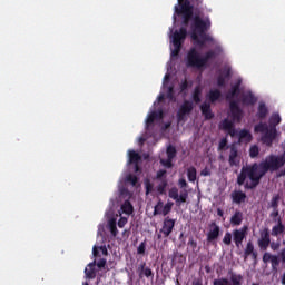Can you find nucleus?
<instances>
[{
	"instance_id": "obj_1",
	"label": "nucleus",
	"mask_w": 285,
	"mask_h": 285,
	"mask_svg": "<svg viewBox=\"0 0 285 285\" xmlns=\"http://www.w3.org/2000/svg\"><path fill=\"white\" fill-rule=\"evenodd\" d=\"M177 4L174 7V21H177V17L180 19L183 26L194 24L196 32H198L200 39L205 42L213 43L215 39L210 35L206 33L210 30V18L204 19V12H213V10L206 8L204 0H177Z\"/></svg>"
},
{
	"instance_id": "obj_2",
	"label": "nucleus",
	"mask_w": 285,
	"mask_h": 285,
	"mask_svg": "<svg viewBox=\"0 0 285 285\" xmlns=\"http://www.w3.org/2000/svg\"><path fill=\"white\" fill-rule=\"evenodd\" d=\"M282 124L279 114H272L267 122L261 121L254 126V132L261 134V141L265 146H273L274 139H277V126Z\"/></svg>"
},
{
	"instance_id": "obj_3",
	"label": "nucleus",
	"mask_w": 285,
	"mask_h": 285,
	"mask_svg": "<svg viewBox=\"0 0 285 285\" xmlns=\"http://www.w3.org/2000/svg\"><path fill=\"white\" fill-rule=\"evenodd\" d=\"M141 161V155L135 151V149L128 150V161L127 165L129 167V174L126 176V179H139V175H141V167L139 163Z\"/></svg>"
},
{
	"instance_id": "obj_4",
	"label": "nucleus",
	"mask_w": 285,
	"mask_h": 285,
	"mask_svg": "<svg viewBox=\"0 0 285 285\" xmlns=\"http://www.w3.org/2000/svg\"><path fill=\"white\" fill-rule=\"evenodd\" d=\"M189 26H183L180 27L179 31L176 30L173 36V46L174 50L171 51V57H178L179 52H181V46L184 45V41H186V37H188V28Z\"/></svg>"
},
{
	"instance_id": "obj_5",
	"label": "nucleus",
	"mask_w": 285,
	"mask_h": 285,
	"mask_svg": "<svg viewBox=\"0 0 285 285\" xmlns=\"http://www.w3.org/2000/svg\"><path fill=\"white\" fill-rule=\"evenodd\" d=\"M285 164V154L281 156H269L266 161L261 163L262 175H266L268 170H279Z\"/></svg>"
},
{
	"instance_id": "obj_6",
	"label": "nucleus",
	"mask_w": 285,
	"mask_h": 285,
	"mask_svg": "<svg viewBox=\"0 0 285 285\" xmlns=\"http://www.w3.org/2000/svg\"><path fill=\"white\" fill-rule=\"evenodd\" d=\"M265 174H262V163L258 165L255 163L252 166H246L242 168L240 175L237 179H262Z\"/></svg>"
},
{
	"instance_id": "obj_7",
	"label": "nucleus",
	"mask_w": 285,
	"mask_h": 285,
	"mask_svg": "<svg viewBox=\"0 0 285 285\" xmlns=\"http://www.w3.org/2000/svg\"><path fill=\"white\" fill-rule=\"evenodd\" d=\"M186 67L196 68L197 70L206 68L204 65V58L199 55V51H197L196 48H190L187 52Z\"/></svg>"
},
{
	"instance_id": "obj_8",
	"label": "nucleus",
	"mask_w": 285,
	"mask_h": 285,
	"mask_svg": "<svg viewBox=\"0 0 285 285\" xmlns=\"http://www.w3.org/2000/svg\"><path fill=\"white\" fill-rule=\"evenodd\" d=\"M167 158H160V164L164 166V168L170 169L175 165L173 164V160L177 157V148L173 145H168L166 149Z\"/></svg>"
},
{
	"instance_id": "obj_9",
	"label": "nucleus",
	"mask_w": 285,
	"mask_h": 285,
	"mask_svg": "<svg viewBox=\"0 0 285 285\" xmlns=\"http://www.w3.org/2000/svg\"><path fill=\"white\" fill-rule=\"evenodd\" d=\"M195 108V105L190 100H184V102L180 105L178 111H177V121L178 124H181V121H185L186 115H190Z\"/></svg>"
},
{
	"instance_id": "obj_10",
	"label": "nucleus",
	"mask_w": 285,
	"mask_h": 285,
	"mask_svg": "<svg viewBox=\"0 0 285 285\" xmlns=\"http://www.w3.org/2000/svg\"><path fill=\"white\" fill-rule=\"evenodd\" d=\"M168 197L170 199H174L176 202V206H181V204H186V200L188 199V191H180L177 187H173L168 191Z\"/></svg>"
},
{
	"instance_id": "obj_11",
	"label": "nucleus",
	"mask_w": 285,
	"mask_h": 285,
	"mask_svg": "<svg viewBox=\"0 0 285 285\" xmlns=\"http://www.w3.org/2000/svg\"><path fill=\"white\" fill-rule=\"evenodd\" d=\"M173 230H175V219L170 218V216L165 217L163 222V226L159 230V233L163 235V237L166 239L170 237L173 234Z\"/></svg>"
},
{
	"instance_id": "obj_12",
	"label": "nucleus",
	"mask_w": 285,
	"mask_h": 285,
	"mask_svg": "<svg viewBox=\"0 0 285 285\" xmlns=\"http://www.w3.org/2000/svg\"><path fill=\"white\" fill-rule=\"evenodd\" d=\"M229 109L232 112L233 121H237V124L242 122V119L244 118V110L239 107V101L232 100L229 102Z\"/></svg>"
},
{
	"instance_id": "obj_13",
	"label": "nucleus",
	"mask_w": 285,
	"mask_h": 285,
	"mask_svg": "<svg viewBox=\"0 0 285 285\" xmlns=\"http://www.w3.org/2000/svg\"><path fill=\"white\" fill-rule=\"evenodd\" d=\"M248 230L247 226H244L239 229H234L232 232L233 235V242L236 246V248H240L242 244H244V239H246V233Z\"/></svg>"
},
{
	"instance_id": "obj_14",
	"label": "nucleus",
	"mask_w": 285,
	"mask_h": 285,
	"mask_svg": "<svg viewBox=\"0 0 285 285\" xmlns=\"http://www.w3.org/2000/svg\"><path fill=\"white\" fill-rule=\"evenodd\" d=\"M137 181V179L120 180V184H122V186L119 187L120 197H125V199H130L132 197V193H130V190H128V187L126 186H136Z\"/></svg>"
},
{
	"instance_id": "obj_15",
	"label": "nucleus",
	"mask_w": 285,
	"mask_h": 285,
	"mask_svg": "<svg viewBox=\"0 0 285 285\" xmlns=\"http://www.w3.org/2000/svg\"><path fill=\"white\" fill-rule=\"evenodd\" d=\"M209 232L207 233V243L213 244L219 239V235L222 233V229L219 228V225L217 223L213 222L209 225Z\"/></svg>"
},
{
	"instance_id": "obj_16",
	"label": "nucleus",
	"mask_w": 285,
	"mask_h": 285,
	"mask_svg": "<svg viewBox=\"0 0 285 285\" xmlns=\"http://www.w3.org/2000/svg\"><path fill=\"white\" fill-rule=\"evenodd\" d=\"M242 95V79H238L234 85H232L230 90L226 94L227 101H233V99Z\"/></svg>"
},
{
	"instance_id": "obj_17",
	"label": "nucleus",
	"mask_w": 285,
	"mask_h": 285,
	"mask_svg": "<svg viewBox=\"0 0 285 285\" xmlns=\"http://www.w3.org/2000/svg\"><path fill=\"white\" fill-rule=\"evenodd\" d=\"M223 49L220 46H216L214 50H208L204 56H203V62L206 66H208V62L210 61V59H217V57H219V55H222Z\"/></svg>"
},
{
	"instance_id": "obj_18",
	"label": "nucleus",
	"mask_w": 285,
	"mask_h": 285,
	"mask_svg": "<svg viewBox=\"0 0 285 285\" xmlns=\"http://www.w3.org/2000/svg\"><path fill=\"white\" fill-rule=\"evenodd\" d=\"M257 256L258 254L257 250H255V245L253 244V242L249 240L244 249V262H246V259H248L249 257H252L254 262H257Z\"/></svg>"
},
{
	"instance_id": "obj_19",
	"label": "nucleus",
	"mask_w": 285,
	"mask_h": 285,
	"mask_svg": "<svg viewBox=\"0 0 285 285\" xmlns=\"http://www.w3.org/2000/svg\"><path fill=\"white\" fill-rule=\"evenodd\" d=\"M271 246V233L268 229H265L263 233H261V238L258 239V247L261 250H268V247Z\"/></svg>"
},
{
	"instance_id": "obj_20",
	"label": "nucleus",
	"mask_w": 285,
	"mask_h": 285,
	"mask_svg": "<svg viewBox=\"0 0 285 285\" xmlns=\"http://www.w3.org/2000/svg\"><path fill=\"white\" fill-rule=\"evenodd\" d=\"M189 35H190L191 41H195L197 46H199L200 48H204V45L206 43V41L202 39V37L199 36V32L195 29V24H193V22L189 23Z\"/></svg>"
},
{
	"instance_id": "obj_21",
	"label": "nucleus",
	"mask_w": 285,
	"mask_h": 285,
	"mask_svg": "<svg viewBox=\"0 0 285 285\" xmlns=\"http://www.w3.org/2000/svg\"><path fill=\"white\" fill-rule=\"evenodd\" d=\"M164 119V110L159 109L157 111H153L150 115H148L146 119V126L147 128L153 126L155 121Z\"/></svg>"
},
{
	"instance_id": "obj_22",
	"label": "nucleus",
	"mask_w": 285,
	"mask_h": 285,
	"mask_svg": "<svg viewBox=\"0 0 285 285\" xmlns=\"http://www.w3.org/2000/svg\"><path fill=\"white\" fill-rule=\"evenodd\" d=\"M256 104H257V97H255L253 91H248L242 96L243 106H255Z\"/></svg>"
},
{
	"instance_id": "obj_23",
	"label": "nucleus",
	"mask_w": 285,
	"mask_h": 285,
	"mask_svg": "<svg viewBox=\"0 0 285 285\" xmlns=\"http://www.w3.org/2000/svg\"><path fill=\"white\" fill-rule=\"evenodd\" d=\"M229 166H239V153L237 151V147L233 145L229 150Z\"/></svg>"
},
{
	"instance_id": "obj_24",
	"label": "nucleus",
	"mask_w": 285,
	"mask_h": 285,
	"mask_svg": "<svg viewBox=\"0 0 285 285\" xmlns=\"http://www.w3.org/2000/svg\"><path fill=\"white\" fill-rule=\"evenodd\" d=\"M284 233H285L284 223L282 222V217H278L276 220V225H274L272 228V236L278 237V235H284Z\"/></svg>"
},
{
	"instance_id": "obj_25",
	"label": "nucleus",
	"mask_w": 285,
	"mask_h": 285,
	"mask_svg": "<svg viewBox=\"0 0 285 285\" xmlns=\"http://www.w3.org/2000/svg\"><path fill=\"white\" fill-rule=\"evenodd\" d=\"M230 198L233 200V204H244V202H246V193L242 191V190H234L230 194Z\"/></svg>"
},
{
	"instance_id": "obj_26",
	"label": "nucleus",
	"mask_w": 285,
	"mask_h": 285,
	"mask_svg": "<svg viewBox=\"0 0 285 285\" xmlns=\"http://www.w3.org/2000/svg\"><path fill=\"white\" fill-rule=\"evenodd\" d=\"M200 111L202 115L205 117V119L210 120L215 117V114H213V109H210V102H203L200 105Z\"/></svg>"
},
{
	"instance_id": "obj_27",
	"label": "nucleus",
	"mask_w": 285,
	"mask_h": 285,
	"mask_svg": "<svg viewBox=\"0 0 285 285\" xmlns=\"http://www.w3.org/2000/svg\"><path fill=\"white\" fill-rule=\"evenodd\" d=\"M257 119L261 121H264L266 117H268V107H266L265 102H259L257 112H256Z\"/></svg>"
},
{
	"instance_id": "obj_28",
	"label": "nucleus",
	"mask_w": 285,
	"mask_h": 285,
	"mask_svg": "<svg viewBox=\"0 0 285 285\" xmlns=\"http://www.w3.org/2000/svg\"><path fill=\"white\" fill-rule=\"evenodd\" d=\"M206 99L209 101V104H215L222 99V91L219 89H212L207 94Z\"/></svg>"
},
{
	"instance_id": "obj_29",
	"label": "nucleus",
	"mask_w": 285,
	"mask_h": 285,
	"mask_svg": "<svg viewBox=\"0 0 285 285\" xmlns=\"http://www.w3.org/2000/svg\"><path fill=\"white\" fill-rule=\"evenodd\" d=\"M95 266H97L96 261L89 263L88 266L85 268V275L87 279H95V277H97V272L95 271Z\"/></svg>"
},
{
	"instance_id": "obj_30",
	"label": "nucleus",
	"mask_w": 285,
	"mask_h": 285,
	"mask_svg": "<svg viewBox=\"0 0 285 285\" xmlns=\"http://www.w3.org/2000/svg\"><path fill=\"white\" fill-rule=\"evenodd\" d=\"M244 222V213L242 210H236L234 215L230 217L232 226H242Z\"/></svg>"
},
{
	"instance_id": "obj_31",
	"label": "nucleus",
	"mask_w": 285,
	"mask_h": 285,
	"mask_svg": "<svg viewBox=\"0 0 285 285\" xmlns=\"http://www.w3.org/2000/svg\"><path fill=\"white\" fill-rule=\"evenodd\" d=\"M226 79H230V69H225L223 73L217 77V86L224 88L226 86Z\"/></svg>"
},
{
	"instance_id": "obj_32",
	"label": "nucleus",
	"mask_w": 285,
	"mask_h": 285,
	"mask_svg": "<svg viewBox=\"0 0 285 285\" xmlns=\"http://www.w3.org/2000/svg\"><path fill=\"white\" fill-rule=\"evenodd\" d=\"M120 210L125 214V215H132V213L135 212V207H132V203H130V199H126L124 202V204L120 207Z\"/></svg>"
},
{
	"instance_id": "obj_33",
	"label": "nucleus",
	"mask_w": 285,
	"mask_h": 285,
	"mask_svg": "<svg viewBox=\"0 0 285 285\" xmlns=\"http://www.w3.org/2000/svg\"><path fill=\"white\" fill-rule=\"evenodd\" d=\"M238 138L240 141H246L247 144H250L253 141V134L246 129H242L238 134Z\"/></svg>"
},
{
	"instance_id": "obj_34",
	"label": "nucleus",
	"mask_w": 285,
	"mask_h": 285,
	"mask_svg": "<svg viewBox=\"0 0 285 285\" xmlns=\"http://www.w3.org/2000/svg\"><path fill=\"white\" fill-rule=\"evenodd\" d=\"M243 279H244V276H242V274L230 273L229 285H242Z\"/></svg>"
},
{
	"instance_id": "obj_35",
	"label": "nucleus",
	"mask_w": 285,
	"mask_h": 285,
	"mask_svg": "<svg viewBox=\"0 0 285 285\" xmlns=\"http://www.w3.org/2000/svg\"><path fill=\"white\" fill-rule=\"evenodd\" d=\"M193 101L195 104H202V87L196 86L194 92L191 94Z\"/></svg>"
},
{
	"instance_id": "obj_36",
	"label": "nucleus",
	"mask_w": 285,
	"mask_h": 285,
	"mask_svg": "<svg viewBox=\"0 0 285 285\" xmlns=\"http://www.w3.org/2000/svg\"><path fill=\"white\" fill-rule=\"evenodd\" d=\"M232 126H235V122H233V120H229L228 118H225L220 125H219V128L220 130H229L232 128Z\"/></svg>"
},
{
	"instance_id": "obj_37",
	"label": "nucleus",
	"mask_w": 285,
	"mask_h": 285,
	"mask_svg": "<svg viewBox=\"0 0 285 285\" xmlns=\"http://www.w3.org/2000/svg\"><path fill=\"white\" fill-rule=\"evenodd\" d=\"M144 277H147V279H155V273H153L150 267H147L142 273L139 274L140 279H144Z\"/></svg>"
},
{
	"instance_id": "obj_38",
	"label": "nucleus",
	"mask_w": 285,
	"mask_h": 285,
	"mask_svg": "<svg viewBox=\"0 0 285 285\" xmlns=\"http://www.w3.org/2000/svg\"><path fill=\"white\" fill-rule=\"evenodd\" d=\"M173 206H175V203L167 202L165 205H163V210L160 215H164V217H166V215H168L170 210H173Z\"/></svg>"
},
{
	"instance_id": "obj_39",
	"label": "nucleus",
	"mask_w": 285,
	"mask_h": 285,
	"mask_svg": "<svg viewBox=\"0 0 285 285\" xmlns=\"http://www.w3.org/2000/svg\"><path fill=\"white\" fill-rule=\"evenodd\" d=\"M188 179H197V168L189 166L186 169Z\"/></svg>"
},
{
	"instance_id": "obj_40",
	"label": "nucleus",
	"mask_w": 285,
	"mask_h": 285,
	"mask_svg": "<svg viewBox=\"0 0 285 285\" xmlns=\"http://www.w3.org/2000/svg\"><path fill=\"white\" fill-rule=\"evenodd\" d=\"M279 199H281L279 194L274 195L269 203V208H273V209L279 208Z\"/></svg>"
},
{
	"instance_id": "obj_41",
	"label": "nucleus",
	"mask_w": 285,
	"mask_h": 285,
	"mask_svg": "<svg viewBox=\"0 0 285 285\" xmlns=\"http://www.w3.org/2000/svg\"><path fill=\"white\" fill-rule=\"evenodd\" d=\"M168 187L167 180H161V183L157 186V193L159 195H166V188Z\"/></svg>"
},
{
	"instance_id": "obj_42",
	"label": "nucleus",
	"mask_w": 285,
	"mask_h": 285,
	"mask_svg": "<svg viewBox=\"0 0 285 285\" xmlns=\"http://www.w3.org/2000/svg\"><path fill=\"white\" fill-rule=\"evenodd\" d=\"M164 210V202L161 199L158 200V203L154 207V215H161V212Z\"/></svg>"
},
{
	"instance_id": "obj_43",
	"label": "nucleus",
	"mask_w": 285,
	"mask_h": 285,
	"mask_svg": "<svg viewBox=\"0 0 285 285\" xmlns=\"http://www.w3.org/2000/svg\"><path fill=\"white\" fill-rule=\"evenodd\" d=\"M223 244H225V246H230V244H233V232H227L224 235Z\"/></svg>"
},
{
	"instance_id": "obj_44",
	"label": "nucleus",
	"mask_w": 285,
	"mask_h": 285,
	"mask_svg": "<svg viewBox=\"0 0 285 285\" xmlns=\"http://www.w3.org/2000/svg\"><path fill=\"white\" fill-rule=\"evenodd\" d=\"M257 186H259V179H250V181L245 184V188L248 190H253V188H257Z\"/></svg>"
},
{
	"instance_id": "obj_45",
	"label": "nucleus",
	"mask_w": 285,
	"mask_h": 285,
	"mask_svg": "<svg viewBox=\"0 0 285 285\" xmlns=\"http://www.w3.org/2000/svg\"><path fill=\"white\" fill-rule=\"evenodd\" d=\"M257 155H259V147L257 145H253L249 148V157H252V159H255V157H257Z\"/></svg>"
},
{
	"instance_id": "obj_46",
	"label": "nucleus",
	"mask_w": 285,
	"mask_h": 285,
	"mask_svg": "<svg viewBox=\"0 0 285 285\" xmlns=\"http://www.w3.org/2000/svg\"><path fill=\"white\" fill-rule=\"evenodd\" d=\"M166 97H167V99H169V101H175V87L174 86L168 87Z\"/></svg>"
},
{
	"instance_id": "obj_47",
	"label": "nucleus",
	"mask_w": 285,
	"mask_h": 285,
	"mask_svg": "<svg viewBox=\"0 0 285 285\" xmlns=\"http://www.w3.org/2000/svg\"><path fill=\"white\" fill-rule=\"evenodd\" d=\"M281 262L282 261L279 259V256H277V255L272 256V261H271L272 268L274 271H276V268L279 266Z\"/></svg>"
},
{
	"instance_id": "obj_48",
	"label": "nucleus",
	"mask_w": 285,
	"mask_h": 285,
	"mask_svg": "<svg viewBox=\"0 0 285 285\" xmlns=\"http://www.w3.org/2000/svg\"><path fill=\"white\" fill-rule=\"evenodd\" d=\"M109 230H110V233L114 237H117V234L119 233V230H117V223L110 222L109 223Z\"/></svg>"
},
{
	"instance_id": "obj_49",
	"label": "nucleus",
	"mask_w": 285,
	"mask_h": 285,
	"mask_svg": "<svg viewBox=\"0 0 285 285\" xmlns=\"http://www.w3.org/2000/svg\"><path fill=\"white\" fill-rule=\"evenodd\" d=\"M138 255H146V240L141 242L137 248Z\"/></svg>"
},
{
	"instance_id": "obj_50",
	"label": "nucleus",
	"mask_w": 285,
	"mask_h": 285,
	"mask_svg": "<svg viewBox=\"0 0 285 285\" xmlns=\"http://www.w3.org/2000/svg\"><path fill=\"white\" fill-rule=\"evenodd\" d=\"M230 281L228 278H218L214 281V285H229Z\"/></svg>"
},
{
	"instance_id": "obj_51",
	"label": "nucleus",
	"mask_w": 285,
	"mask_h": 285,
	"mask_svg": "<svg viewBox=\"0 0 285 285\" xmlns=\"http://www.w3.org/2000/svg\"><path fill=\"white\" fill-rule=\"evenodd\" d=\"M269 217L274 220L277 222L279 219V208L273 209V212L269 214Z\"/></svg>"
},
{
	"instance_id": "obj_52",
	"label": "nucleus",
	"mask_w": 285,
	"mask_h": 285,
	"mask_svg": "<svg viewBox=\"0 0 285 285\" xmlns=\"http://www.w3.org/2000/svg\"><path fill=\"white\" fill-rule=\"evenodd\" d=\"M273 254L266 252L264 255H263V263L264 264H268V262H271L273 259Z\"/></svg>"
},
{
	"instance_id": "obj_53",
	"label": "nucleus",
	"mask_w": 285,
	"mask_h": 285,
	"mask_svg": "<svg viewBox=\"0 0 285 285\" xmlns=\"http://www.w3.org/2000/svg\"><path fill=\"white\" fill-rule=\"evenodd\" d=\"M227 145H228V140H227L226 138H223V139L219 141L218 149H219V150H224Z\"/></svg>"
},
{
	"instance_id": "obj_54",
	"label": "nucleus",
	"mask_w": 285,
	"mask_h": 285,
	"mask_svg": "<svg viewBox=\"0 0 285 285\" xmlns=\"http://www.w3.org/2000/svg\"><path fill=\"white\" fill-rule=\"evenodd\" d=\"M227 134H229L230 137H235L237 135V129H235V125L230 127V129L226 130Z\"/></svg>"
},
{
	"instance_id": "obj_55",
	"label": "nucleus",
	"mask_w": 285,
	"mask_h": 285,
	"mask_svg": "<svg viewBox=\"0 0 285 285\" xmlns=\"http://www.w3.org/2000/svg\"><path fill=\"white\" fill-rule=\"evenodd\" d=\"M188 90V80H184L181 83H180V92H184Z\"/></svg>"
},
{
	"instance_id": "obj_56",
	"label": "nucleus",
	"mask_w": 285,
	"mask_h": 285,
	"mask_svg": "<svg viewBox=\"0 0 285 285\" xmlns=\"http://www.w3.org/2000/svg\"><path fill=\"white\" fill-rule=\"evenodd\" d=\"M278 259H281L282 264H285V248H283L278 254Z\"/></svg>"
},
{
	"instance_id": "obj_57",
	"label": "nucleus",
	"mask_w": 285,
	"mask_h": 285,
	"mask_svg": "<svg viewBox=\"0 0 285 285\" xmlns=\"http://www.w3.org/2000/svg\"><path fill=\"white\" fill-rule=\"evenodd\" d=\"M126 224H128V219L127 218H120L118 220L119 228H124V226H126Z\"/></svg>"
},
{
	"instance_id": "obj_58",
	"label": "nucleus",
	"mask_w": 285,
	"mask_h": 285,
	"mask_svg": "<svg viewBox=\"0 0 285 285\" xmlns=\"http://www.w3.org/2000/svg\"><path fill=\"white\" fill-rule=\"evenodd\" d=\"M99 268H106V258H100L97 263Z\"/></svg>"
},
{
	"instance_id": "obj_59",
	"label": "nucleus",
	"mask_w": 285,
	"mask_h": 285,
	"mask_svg": "<svg viewBox=\"0 0 285 285\" xmlns=\"http://www.w3.org/2000/svg\"><path fill=\"white\" fill-rule=\"evenodd\" d=\"M146 268V262H142L137 268L138 275H140V273H142Z\"/></svg>"
},
{
	"instance_id": "obj_60",
	"label": "nucleus",
	"mask_w": 285,
	"mask_h": 285,
	"mask_svg": "<svg viewBox=\"0 0 285 285\" xmlns=\"http://www.w3.org/2000/svg\"><path fill=\"white\" fill-rule=\"evenodd\" d=\"M269 245H271V248H272L274 252L279 250V246H281L279 243L273 242V243H269Z\"/></svg>"
},
{
	"instance_id": "obj_61",
	"label": "nucleus",
	"mask_w": 285,
	"mask_h": 285,
	"mask_svg": "<svg viewBox=\"0 0 285 285\" xmlns=\"http://www.w3.org/2000/svg\"><path fill=\"white\" fill-rule=\"evenodd\" d=\"M188 246H190L191 248H197V242H195V239L190 237L188 240Z\"/></svg>"
},
{
	"instance_id": "obj_62",
	"label": "nucleus",
	"mask_w": 285,
	"mask_h": 285,
	"mask_svg": "<svg viewBox=\"0 0 285 285\" xmlns=\"http://www.w3.org/2000/svg\"><path fill=\"white\" fill-rule=\"evenodd\" d=\"M164 177H166V170H165V169L158 170V173H157V179H161V178H164Z\"/></svg>"
},
{
	"instance_id": "obj_63",
	"label": "nucleus",
	"mask_w": 285,
	"mask_h": 285,
	"mask_svg": "<svg viewBox=\"0 0 285 285\" xmlns=\"http://www.w3.org/2000/svg\"><path fill=\"white\" fill-rule=\"evenodd\" d=\"M202 177H208L210 176V169L205 168L200 171Z\"/></svg>"
},
{
	"instance_id": "obj_64",
	"label": "nucleus",
	"mask_w": 285,
	"mask_h": 285,
	"mask_svg": "<svg viewBox=\"0 0 285 285\" xmlns=\"http://www.w3.org/2000/svg\"><path fill=\"white\" fill-rule=\"evenodd\" d=\"M179 186H180V188H185V186H186V179H180V180H179Z\"/></svg>"
}]
</instances>
